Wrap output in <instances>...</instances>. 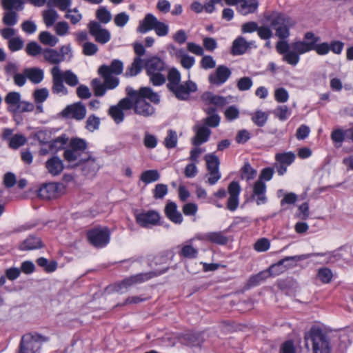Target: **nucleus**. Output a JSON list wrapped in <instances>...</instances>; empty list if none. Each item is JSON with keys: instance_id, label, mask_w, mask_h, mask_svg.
Segmentation results:
<instances>
[{"instance_id": "f257e3e1", "label": "nucleus", "mask_w": 353, "mask_h": 353, "mask_svg": "<svg viewBox=\"0 0 353 353\" xmlns=\"http://www.w3.org/2000/svg\"><path fill=\"white\" fill-rule=\"evenodd\" d=\"M127 98L132 103V109L134 114L143 117H150L154 114L155 108L146 99L154 104L160 102V96L149 87H142L139 90H134L128 86L125 88Z\"/></svg>"}, {"instance_id": "f03ea898", "label": "nucleus", "mask_w": 353, "mask_h": 353, "mask_svg": "<svg viewBox=\"0 0 353 353\" xmlns=\"http://www.w3.org/2000/svg\"><path fill=\"white\" fill-rule=\"evenodd\" d=\"M167 88L179 100H187L192 92L197 90L196 84L192 81L181 82V74L176 68H172L168 74Z\"/></svg>"}, {"instance_id": "7ed1b4c3", "label": "nucleus", "mask_w": 353, "mask_h": 353, "mask_svg": "<svg viewBox=\"0 0 353 353\" xmlns=\"http://www.w3.org/2000/svg\"><path fill=\"white\" fill-rule=\"evenodd\" d=\"M144 67L150 81L154 86L164 84L168 77L169 70L163 60L154 56L144 61Z\"/></svg>"}, {"instance_id": "20e7f679", "label": "nucleus", "mask_w": 353, "mask_h": 353, "mask_svg": "<svg viewBox=\"0 0 353 353\" xmlns=\"http://www.w3.org/2000/svg\"><path fill=\"white\" fill-rule=\"evenodd\" d=\"M87 143L80 138H73L70 140L69 147L64 151L65 159L72 167L81 165V162L85 159Z\"/></svg>"}, {"instance_id": "39448f33", "label": "nucleus", "mask_w": 353, "mask_h": 353, "mask_svg": "<svg viewBox=\"0 0 353 353\" xmlns=\"http://www.w3.org/2000/svg\"><path fill=\"white\" fill-rule=\"evenodd\" d=\"M325 255V254L323 253H310L292 256H286L280 260L278 263L272 265L266 271L270 274V276H277L284 272L288 268L294 266L298 261H303L315 256Z\"/></svg>"}, {"instance_id": "423d86ee", "label": "nucleus", "mask_w": 353, "mask_h": 353, "mask_svg": "<svg viewBox=\"0 0 353 353\" xmlns=\"http://www.w3.org/2000/svg\"><path fill=\"white\" fill-rule=\"evenodd\" d=\"M306 343H312L313 353H330L328 340L323 331L316 327H313L305 335ZM307 347V343H306Z\"/></svg>"}, {"instance_id": "0eeeda50", "label": "nucleus", "mask_w": 353, "mask_h": 353, "mask_svg": "<svg viewBox=\"0 0 353 353\" xmlns=\"http://www.w3.org/2000/svg\"><path fill=\"white\" fill-rule=\"evenodd\" d=\"M49 339L38 333H28L21 338L19 353H38L43 343Z\"/></svg>"}, {"instance_id": "6e6552de", "label": "nucleus", "mask_w": 353, "mask_h": 353, "mask_svg": "<svg viewBox=\"0 0 353 353\" xmlns=\"http://www.w3.org/2000/svg\"><path fill=\"white\" fill-rule=\"evenodd\" d=\"M157 274L154 272H149L145 273H140L123 279L121 282L117 283L112 286H109L107 290L109 291H114L119 293H124L133 285L141 283L154 276Z\"/></svg>"}, {"instance_id": "1a4fd4ad", "label": "nucleus", "mask_w": 353, "mask_h": 353, "mask_svg": "<svg viewBox=\"0 0 353 353\" xmlns=\"http://www.w3.org/2000/svg\"><path fill=\"white\" fill-rule=\"evenodd\" d=\"M5 102L8 104V110L12 113H22L32 112L34 105L32 103L21 100L18 92H10L5 97Z\"/></svg>"}, {"instance_id": "9d476101", "label": "nucleus", "mask_w": 353, "mask_h": 353, "mask_svg": "<svg viewBox=\"0 0 353 353\" xmlns=\"http://www.w3.org/2000/svg\"><path fill=\"white\" fill-rule=\"evenodd\" d=\"M270 23L276 31V36L280 38L281 41H285L290 36V28L294 25V21L284 14H276L272 16Z\"/></svg>"}, {"instance_id": "9b49d317", "label": "nucleus", "mask_w": 353, "mask_h": 353, "mask_svg": "<svg viewBox=\"0 0 353 353\" xmlns=\"http://www.w3.org/2000/svg\"><path fill=\"white\" fill-rule=\"evenodd\" d=\"M276 49L279 54L283 55V61L290 65L295 66L299 62L300 54L305 52H300L294 48V42L290 45L287 41H279L276 45Z\"/></svg>"}, {"instance_id": "f8f14e48", "label": "nucleus", "mask_w": 353, "mask_h": 353, "mask_svg": "<svg viewBox=\"0 0 353 353\" xmlns=\"http://www.w3.org/2000/svg\"><path fill=\"white\" fill-rule=\"evenodd\" d=\"M103 82L95 78L91 81V87L94 92V95L97 97H101L105 94L107 90H112L117 88L119 83V79H110L102 77Z\"/></svg>"}, {"instance_id": "ddd939ff", "label": "nucleus", "mask_w": 353, "mask_h": 353, "mask_svg": "<svg viewBox=\"0 0 353 353\" xmlns=\"http://www.w3.org/2000/svg\"><path fill=\"white\" fill-rule=\"evenodd\" d=\"M110 233L108 228H94L87 232V237L95 248L105 247L110 241Z\"/></svg>"}, {"instance_id": "4468645a", "label": "nucleus", "mask_w": 353, "mask_h": 353, "mask_svg": "<svg viewBox=\"0 0 353 353\" xmlns=\"http://www.w3.org/2000/svg\"><path fill=\"white\" fill-rule=\"evenodd\" d=\"M131 109L132 103L126 97L121 99L117 105L110 106L108 113L117 124H119L124 120L125 114L123 111Z\"/></svg>"}, {"instance_id": "2eb2a0df", "label": "nucleus", "mask_w": 353, "mask_h": 353, "mask_svg": "<svg viewBox=\"0 0 353 353\" xmlns=\"http://www.w3.org/2000/svg\"><path fill=\"white\" fill-rule=\"evenodd\" d=\"M87 113L85 105L78 101L67 105L61 112L63 117L81 121L85 119Z\"/></svg>"}, {"instance_id": "dca6fc26", "label": "nucleus", "mask_w": 353, "mask_h": 353, "mask_svg": "<svg viewBox=\"0 0 353 353\" xmlns=\"http://www.w3.org/2000/svg\"><path fill=\"white\" fill-rule=\"evenodd\" d=\"M52 75V88L53 94L66 95L68 94V90L64 85V80L61 75V68L59 65H54L50 70Z\"/></svg>"}, {"instance_id": "f3484780", "label": "nucleus", "mask_w": 353, "mask_h": 353, "mask_svg": "<svg viewBox=\"0 0 353 353\" xmlns=\"http://www.w3.org/2000/svg\"><path fill=\"white\" fill-rule=\"evenodd\" d=\"M88 28L90 34L94 37L97 42L105 44L110 40V32L107 29L103 28L99 22H90Z\"/></svg>"}, {"instance_id": "a211bd4d", "label": "nucleus", "mask_w": 353, "mask_h": 353, "mask_svg": "<svg viewBox=\"0 0 353 353\" xmlns=\"http://www.w3.org/2000/svg\"><path fill=\"white\" fill-rule=\"evenodd\" d=\"M123 70V63L118 59L113 60L110 65H102L98 70L99 74L101 77H105L110 79H118L113 75L121 74Z\"/></svg>"}, {"instance_id": "6ab92c4d", "label": "nucleus", "mask_w": 353, "mask_h": 353, "mask_svg": "<svg viewBox=\"0 0 353 353\" xmlns=\"http://www.w3.org/2000/svg\"><path fill=\"white\" fill-rule=\"evenodd\" d=\"M319 41V37L315 36L312 32H307L305 34L303 41H294V48L300 52H307L313 50Z\"/></svg>"}, {"instance_id": "aec40b11", "label": "nucleus", "mask_w": 353, "mask_h": 353, "mask_svg": "<svg viewBox=\"0 0 353 353\" xmlns=\"http://www.w3.org/2000/svg\"><path fill=\"white\" fill-rule=\"evenodd\" d=\"M229 198L227 201V208L230 211H234L237 209L239 204V194L241 187L237 181H232L228 188Z\"/></svg>"}, {"instance_id": "412c9836", "label": "nucleus", "mask_w": 353, "mask_h": 353, "mask_svg": "<svg viewBox=\"0 0 353 353\" xmlns=\"http://www.w3.org/2000/svg\"><path fill=\"white\" fill-rule=\"evenodd\" d=\"M231 74V70L228 67L219 65L215 72L209 75L208 80L211 84L221 85L227 81Z\"/></svg>"}, {"instance_id": "4be33fe9", "label": "nucleus", "mask_w": 353, "mask_h": 353, "mask_svg": "<svg viewBox=\"0 0 353 353\" xmlns=\"http://www.w3.org/2000/svg\"><path fill=\"white\" fill-rule=\"evenodd\" d=\"M137 223L144 228L157 225L160 220L159 214L154 210L139 213L136 216Z\"/></svg>"}, {"instance_id": "5701e85b", "label": "nucleus", "mask_w": 353, "mask_h": 353, "mask_svg": "<svg viewBox=\"0 0 353 353\" xmlns=\"http://www.w3.org/2000/svg\"><path fill=\"white\" fill-rule=\"evenodd\" d=\"M195 136L192 139V143L194 145L199 146L207 142L211 134V130L209 128L201 123H197L194 127Z\"/></svg>"}, {"instance_id": "b1692460", "label": "nucleus", "mask_w": 353, "mask_h": 353, "mask_svg": "<svg viewBox=\"0 0 353 353\" xmlns=\"http://www.w3.org/2000/svg\"><path fill=\"white\" fill-rule=\"evenodd\" d=\"M266 185L264 181L257 180L253 184V193L252 197H256V203L258 205L266 203L267 197L265 196Z\"/></svg>"}, {"instance_id": "393cba45", "label": "nucleus", "mask_w": 353, "mask_h": 353, "mask_svg": "<svg viewBox=\"0 0 353 353\" xmlns=\"http://www.w3.org/2000/svg\"><path fill=\"white\" fill-rule=\"evenodd\" d=\"M196 238L199 240L207 241L218 245H225L228 241V237L224 235L223 232H208L202 235H198Z\"/></svg>"}, {"instance_id": "a878e982", "label": "nucleus", "mask_w": 353, "mask_h": 353, "mask_svg": "<svg viewBox=\"0 0 353 353\" xmlns=\"http://www.w3.org/2000/svg\"><path fill=\"white\" fill-rule=\"evenodd\" d=\"M46 168L52 176L59 175L64 169L63 161L57 156L50 158L46 162Z\"/></svg>"}, {"instance_id": "bb28decb", "label": "nucleus", "mask_w": 353, "mask_h": 353, "mask_svg": "<svg viewBox=\"0 0 353 353\" xmlns=\"http://www.w3.org/2000/svg\"><path fill=\"white\" fill-rule=\"evenodd\" d=\"M85 159L81 162V170L84 175L94 176L99 170V165L96 159L92 158L90 154H85Z\"/></svg>"}, {"instance_id": "cd10ccee", "label": "nucleus", "mask_w": 353, "mask_h": 353, "mask_svg": "<svg viewBox=\"0 0 353 353\" xmlns=\"http://www.w3.org/2000/svg\"><path fill=\"white\" fill-rule=\"evenodd\" d=\"M159 20L151 13H148L143 19L139 22L137 32L145 34L151 30H154Z\"/></svg>"}, {"instance_id": "c85d7f7f", "label": "nucleus", "mask_w": 353, "mask_h": 353, "mask_svg": "<svg viewBox=\"0 0 353 353\" xmlns=\"http://www.w3.org/2000/svg\"><path fill=\"white\" fill-rule=\"evenodd\" d=\"M58 194V184L56 183H49L43 185L39 190V197L43 199H51L55 197Z\"/></svg>"}, {"instance_id": "c756f323", "label": "nucleus", "mask_w": 353, "mask_h": 353, "mask_svg": "<svg viewBox=\"0 0 353 353\" xmlns=\"http://www.w3.org/2000/svg\"><path fill=\"white\" fill-rule=\"evenodd\" d=\"M165 212L168 218L175 223H181L183 221L181 214L177 210L176 204L174 202H168L165 208Z\"/></svg>"}, {"instance_id": "7c9ffc66", "label": "nucleus", "mask_w": 353, "mask_h": 353, "mask_svg": "<svg viewBox=\"0 0 353 353\" xmlns=\"http://www.w3.org/2000/svg\"><path fill=\"white\" fill-rule=\"evenodd\" d=\"M257 0H240L238 10L243 15L254 13L258 8Z\"/></svg>"}, {"instance_id": "2f4dec72", "label": "nucleus", "mask_w": 353, "mask_h": 353, "mask_svg": "<svg viewBox=\"0 0 353 353\" xmlns=\"http://www.w3.org/2000/svg\"><path fill=\"white\" fill-rule=\"evenodd\" d=\"M2 7L6 10L2 19L3 23L8 26H14L18 21V15L16 11H21L22 10L14 7L10 9L6 8L3 6Z\"/></svg>"}, {"instance_id": "473e14b6", "label": "nucleus", "mask_w": 353, "mask_h": 353, "mask_svg": "<svg viewBox=\"0 0 353 353\" xmlns=\"http://www.w3.org/2000/svg\"><path fill=\"white\" fill-rule=\"evenodd\" d=\"M24 74L34 84L41 82L44 77L43 70L38 68H26L24 70Z\"/></svg>"}, {"instance_id": "72a5a7b5", "label": "nucleus", "mask_w": 353, "mask_h": 353, "mask_svg": "<svg viewBox=\"0 0 353 353\" xmlns=\"http://www.w3.org/2000/svg\"><path fill=\"white\" fill-rule=\"evenodd\" d=\"M43 56L45 60L51 64L58 65L60 63L63 62L61 55H59V52L54 49H44L43 50Z\"/></svg>"}, {"instance_id": "f704fd0d", "label": "nucleus", "mask_w": 353, "mask_h": 353, "mask_svg": "<svg viewBox=\"0 0 353 353\" xmlns=\"http://www.w3.org/2000/svg\"><path fill=\"white\" fill-rule=\"evenodd\" d=\"M143 61L141 57H134L132 63L128 67L125 72L127 77H134L139 74L143 68Z\"/></svg>"}, {"instance_id": "c9c22d12", "label": "nucleus", "mask_w": 353, "mask_h": 353, "mask_svg": "<svg viewBox=\"0 0 353 353\" xmlns=\"http://www.w3.org/2000/svg\"><path fill=\"white\" fill-rule=\"evenodd\" d=\"M41 247L42 244L40 239L30 236L20 245L19 248L21 250H31L38 249Z\"/></svg>"}, {"instance_id": "e433bc0d", "label": "nucleus", "mask_w": 353, "mask_h": 353, "mask_svg": "<svg viewBox=\"0 0 353 353\" xmlns=\"http://www.w3.org/2000/svg\"><path fill=\"white\" fill-rule=\"evenodd\" d=\"M202 98L206 102L219 107H222L228 103L225 97L214 95L210 92L205 93Z\"/></svg>"}, {"instance_id": "4c0bfd02", "label": "nucleus", "mask_w": 353, "mask_h": 353, "mask_svg": "<svg viewBox=\"0 0 353 353\" xmlns=\"http://www.w3.org/2000/svg\"><path fill=\"white\" fill-rule=\"evenodd\" d=\"M249 48V44L245 38L239 37L232 44V53L234 54H242L245 52Z\"/></svg>"}, {"instance_id": "58836bf2", "label": "nucleus", "mask_w": 353, "mask_h": 353, "mask_svg": "<svg viewBox=\"0 0 353 353\" xmlns=\"http://www.w3.org/2000/svg\"><path fill=\"white\" fill-rule=\"evenodd\" d=\"M241 179L249 181L254 179L257 174L256 170L253 168L250 163L245 162L241 170Z\"/></svg>"}, {"instance_id": "ea45409f", "label": "nucleus", "mask_w": 353, "mask_h": 353, "mask_svg": "<svg viewBox=\"0 0 353 353\" xmlns=\"http://www.w3.org/2000/svg\"><path fill=\"white\" fill-rule=\"evenodd\" d=\"M160 179V174L157 170H148L141 173L140 180L145 184L157 181Z\"/></svg>"}, {"instance_id": "a19ab883", "label": "nucleus", "mask_w": 353, "mask_h": 353, "mask_svg": "<svg viewBox=\"0 0 353 353\" xmlns=\"http://www.w3.org/2000/svg\"><path fill=\"white\" fill-rule=\"evenodd\" d=\"M34 138L37 139L41 145L50 144L52 139V132L50 130H42L36 132Z\"/></svg>"}, {"instance_id": "79ce46f5", "label": "nucleus", "mask_w": 353, "mask_h": 353, "mask_svg": "<svg viewBox=\"0 0 353 353\" xmlns=\"http://www.w3.org/2000/svg\"><path fill=\"white\" fill-rule=\"evenodd\" d=\"M204 159L206 161L208 172L219 170L220 161L216 155L208 154Z\"/></svg>"}, {"instance_id": "37998d69", "label": "nucleus", "mask_w": 353, "mask_h": 353, "mask_svg": "<svg viewBox=\"0 0 353 353\" xmlns=\"http://www.w3.org/2000/svg\"><path fill=\"white\" fill-rule=\"evenodd\" d=\"M101 124V119L97 115L92 114L88 116L85 121V129L91 132L99 130Z\"/></svg>"}, {"instance_id": "c03bdc74", "label": "nucleus", "mask_w": 353, "mask_h": 353, "mask_svg": "<svg viewBox=\"0 0 353 353\" xmlns=\"http://www.w3.org/2000/svg\"><path fill=\"white\" fill-rule=\"evenodd\" d=\"M68 141V138L65 134H62L55 139L52 138L50 143V150H51L52 152H57L61 150L63 148L64 145H66Z\"/></svg>"}, {"instance_id": "a18cd8bd", "label": "nucleus", "mask_w": 353, "mask_h": 353, "mask_svg": "<svg viewBox=\"0 0 353 353\" xmlns=\"http://www.w3.org/2000/svg\"><path fill=\"white\" fill-rule=\"evenodd\" d=\"M39 39L43 44L51 47L54 46L59 41L57 37L47 31L41 32L39 35Z\"/></svg>"}, {"instance_id": "49530a36", "label": "nucleus", "mask_w": 353, "mask_h": 353, "mask_svg": "<svg viewBox=\"0 0 353 353\" xmlns=\"http://www.w3.org/2000/svg\"><path fill=\"white\" fill-rule=\"evenodd\" d=\"M43 21L46 26L50 27L54 25L59 18L57 12L54 9H48L43 12Z\"/></svg>"}, {"instance_id": "de8ad7c7", "label": "nucleus", "mask_w": 353, "mask_h": 353, "mask_svg": "<svg viewBox=\"0 0 353 353\" xmlns=\"http://www.w3.org/2000/svg\"><path fill=\"white\" fill-rule=\"evenodd\" d=\"M61 75L68 85L74 87L79 84L77 76L71 70H68L63 72L61 70Z\"/></svg>"}, {"instance_id": "09e8293b", "label": "nucleus", "mask_w": 353, "mask_h": 353, "mask_svg": "<svg viewBox=\"0 0 353 353\" xmlns=\"http://www.w3.org/2000/svg\"><path fill=\"white\" fill-rule=\"evenodd\" d=\"M177 141L176 132L173 130H169L164 139V145L168 149L174 148L176 146Z\"/></svg>"}, {"instance_id": "8fccbe9b", "label": "nucleus", "mask_w": 353, "mask_h": 353, "mask_svg": "<svg viewBox=\"0 0 353 353\" xmlns=\"http://www.w3.org/2000/svg\"><path fill=\"white\" fill-rule=\"evenodd\" d=\"M96 17L100 22L108 23L112 19L110 11L104 6L99 8L96 12Z\"/></svg>"}, {"instance_id": "3c124183", "label": "nucleus", "mask_w": 353, "mask_h": 353, "mask_svg": "<svg viewBox=\"0 0 353 353\" xmlns=\"http://www.w3.org/2000/svg\"><path fill=\"white\" fill-rule=\"evenodd\" d=\"M268 119V114L257 110L253 114L252 121L259 127H263L266 123Z\"/></svg>"}, {"instance_id": "603ef678", "label": "nucleus", "mask_w": 353, "mask_h": 353, "mask_svg": "<svg viewBox=\"0 0 353 353\" xmlns=\"http://www.w3.org/2000/svg\"><path fill=\"white\" fill-rule=\"evenodd\" d=\"M275 158L279 163L288 166L294 161L295 155L292 152L279 153Z\"/></svg>"}, {"instance_id": "864d4df0", "label": "nucleus", "mask_w": 353, "mask_h": 353, "mask_svg": "<svg viewBox=\"0 0 353 353\" xmlns=\"http://www.w3.org/2000/svg\"><path fill=\"white\" fill-rule=\"evenodd\" d=\"M198 254V250L191 245H185L182 247L179 255L185 258L194 259Z\"/></svg>"}, {"instance_id": "5fc2aeb1", "label": "nucleus", "mask_w": 353, "mask_h": 353, "mask_svg": "<svg viewBox=\"0 0 353 353\" xmlns=\"http://www.w3.org/2000/svg\"><path fill=\"white\" fill-rule=\"evenodd\" d=\"M317 276L322 283H329L332 281L333 274L331 270L329 268H322L319 269Z\"/></svg>"}, {"instance_id": "6e6d98bb", "label": "nucleus", "mask_w": 353, "mask_h": 353, "mask_svg": "<svg viewBox=\"0 0 353 353\" xmlns=\"http://www.w3.org/2000/svg\"><path fill=\"white\" fill-rule=\"evenodd\" d=\"M43 50L41 47L35 41L28 43L26 48V53L32 57H36L41 53L43 54Z\"/></svg>"}, {"instance_id": "4d7b16f0", "label": "nucleus", "mask_w": 353, "mask_h": 353, "mask_svg": "<svg viewBox=\"0 0 353 353\" xmlns=\"http://www.w3.org/2000/svg\"><path fill=\"white\" fill-rule=\"evenodd\" d=\"M220 121L221 118L218 114H212L204 118L200 123L208 128H216L219 125Z\"/></svg>"}, {"instance_id": "13d9d810", "label": "nucleus", "mask_w": 353, "mask_h": 353, "mask_svg": "<svg viewBox=\"0 0 353 353\" xmlns=\"http://www.w3.org/2000/svg\"><path fill=\"white\" fill-rule=\"evenodd\" d=\"M26 138L22 134H15L10 139L9 146L12 149H17L26 143Z\"/></svg>"}, {"instance_id": "bf43d9fd", "label": "nucleus", "mask_w": 353, "mask_h": 353, "mask_svg": "<svg viewBox=\"0 0 353 353\" xmlns=\"http://www.w3.org/2000/svg\"><path fill=\"white\" fill-rule=\"evenodd\" d=\"M49 96V91L47 88L36 90L33 93L34 101L37 103H42Z\"/></svg>"}, {"instance_id": "052dcab7", "label": "nucleus", "mask_w": 353, "mask_h": 353, "mask_svg": "<svg viewBox=\"0 0 353 353\" xmlns=\"http://www.w3.org/2000/svg\"><path fill=\"white\" fill-rule=\"evenodd\" d=\"M270 276L268 271L264 270L260 272L259 274L252 276L249 279L250 285L254 286L259 285L261 281H264Z\"/></svg>"}, {"instance_id": "680f3d73", "label": "nucleus", "mask_w": 353, "mask_h": 353, "mask_svg": "<svg viewBox=\"0 0 353 353\" xmlns=\"http://www.w3.org/2000/svg\"><path fill=\"white\" fill-rule=\"evenodd\" d=\"M1 3L7 9L13 7L19 10H23L24 8L23 0H1Z\"/></svg>"}, {"instance_id": "e2e57ef3", "label": "nucleus", "mask_w": 353, "mask_h": 353, "mask_svg": "<svg viewBox=\"0 0 353 353\" xmlns=\"http://www.w3.org/2000/svg\"><path fill=\"white\" fill-rule=\"evenodd\" d=\"M253 82L251 78L243 77L237 81L236 86L240 91H246L251 88Z\"/></svg>"}, {"instance_id": "0e129e2a", "label": "nucleus", "mask_w": 353, "mask_h": 353, "mask_svg": "<svg viewBox=\"0 0 353 353\" xmlns=\"http://www.w3.org/2000/svg\"><path fill=\"white\" fill-rule=\"evenodd\" d=\"M274 114L279 118V120L285 121L288 118L290 111L286 105H280L274 110Z\"/></svg>"}, {"instance_id": "69168bd1", "label": "nucleus", "mask_w": 353, "mask_h": 353, "mask_svg": "<svg viewBox=\"0 0 353 353\" xmlns=\"http://www.w3.org/2000/svg\"><path fill=\"white\" fill-rule=\"evenodd\" d=\"M168 191V185L162 183L156 185L153 190V196L156 199H163Z\"/></svg>"}, {"instance_id": "338daca9", "label": "nucleus", "mask_w": 353, "mask_h": 353, "mask_svg": "<svg viewBox=\"0 0 353 353\" xmlns=\"http://www.w3.org/2000/svg\"><path fill=\"white\" fill-rule=\"evenodd\" d=\"M275 100L279 103H285L289 99L288 92L283 88H279L274 91Z\"/></svg>"}, {"instance_id": "774afa93", "label": "nucleus", "mask_w": 353, "mask_h": 353, "mask_svg": "<svg viewBox=\"0 0 353 353\" xmlns=\"http://www.w3.org/2000/svg\"><path fill=\"white\" fill-rule=\"evenodd\" d=\"M23 46V41L17 37L11 38L8 41V47L12 52L21 50Z\"/></svg>"}]
</instances>
